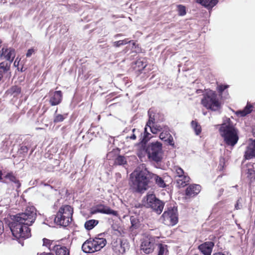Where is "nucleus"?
<instances>
[{
    "instance_id": "44",
    "label": "nucleus",
    "mask_w": 255,
    "mask_h": 255,
    "mask_svg": "<svg viewBox=\"0 0 255 255\" xmlns=\"http://www.w3.org/2000/svg\"><path fill=\"white\" fill-rule=\"evenodd\" d=\"M3 223L0 221V235L2 234L3 232Z\"/></svg>"
},
{
    "instance_id": "13",
    "label": "nucleus",
    "mask_w": 255,
    "mask_h": 255,
    "mask_svg": "<svg viewBox=\"0 0 255 255\" xmlns=\"http://www.w3.org/2000/svg\"><path fill=\"white\" fill-rule=\"evenodd\" d=\"M245 158L250 159L255 157V140L250 139L245 152Z\"/></svg>"
},
{
    "instance_id": "15",
    "label": "nucleus",
    "mask_w": 255,
    "mask_h": 255,
    "mask_svg": "<svg viewBox=\"0 0 255 255\" xmlns=\"http://www.w3.org/2000/svg\"><path fill=\"white\" fill-rule=\"evenodd\" d=\"M93 240H87L83 244L82 249L86 253H92L97 252Z\"/></svg>"
},
{
    "instance_id": "24",
    "label": "nucleus",
    "mask_w": 255,
    "mask_h": 255,
    "mask_svg": "<svg viewBox=\"0 0 255 255\" xmlns=\"http://www.w3.org/2000/svg\"><path fill=\"white\" fill-rule=\"evenodd\" d=\"M253 106L248 103L247 105L243 110L237 111L236 114L239 117H245L248 114L251 113V112L253 111Z\"/></svg>"
},
{
    "instance_id": "50",
    "label": "nucleus",
    "mask_w": 255,
    "mask_h": 255,
    "mask_svg": "<svg viewBox=\"0 0 255 255\" xmlns=\"http://www.w3.org/2000/svg\"><path fill=\"white\" fill-rule=\"evenodd\" d=\"M214 255H225L222 253H217L214 254Z\"/></svg>"
},
{
    "instance_id": "33",
    "label": "nucleus",
    "mask_w": 255,
    "mask_h": 255,
    "mask_svg": "<svg viewBox=\"0 0 255 255\" xmlns=\"http://www.w3.org/2000/svg\"><path fill=\"white\" fill-rule=\"evenodd\" d=\"M173 171L175 172L176 176L178 178L186 176L184 175L183 170L179 166H175L173 167Z\"/></svg>"
},
{
    "instance_id": "52",
    "label": "nucleus",
    "mask_w": 255,
    "mask_h": 255,
    "mask_svg": "<svg viewBox=\"0 0 255 255\" xmlns=\"http://www.w3.org/2000/svg\"><path fill=\"white\" fill-rule=\"evenodd\" d=\"M220 191L221 193H222L224 191V189H221Z\"/></svg>"
},
{
    "instance_id": "51",
    "label": "nucleus",
    "mask_w": 255,
    "mask_h": 255,
    "mask_svg": "<svg viewBox=\"0 0 255 255\" xmlns=\"http://www.w3.org/2000/svg\"><path fill=\"white\" fill-rule=\"evenodd\" d=\"M2 172L0 170V180L2 179Z\"/></svg>"
},
{
    "instance_id": "31",
    "label": "nucleus",
    "mask_w": 255,
    "mask_h": 255,
    "mask_svg": "<svg viewBox=\"0 0 255 255\" xmlns=\"http://www.w3.org/2000/svg\"><path fill=\"white\" fill-rule=\"evenodd\" d=\"M130 220L131 222V226L130 227V230H133L134 229H136L139 227V221L136 218L133 216H131L130 218Z\"/></svg>"
},
{
    "instance_id": "7",
    "label": "nucleus",
    "mask_w": 255,
    "mask_h": 255,
    "mask_svg": "<svg viewBox=\"0 0 255 255\" xmlns=\"http://www.w3.org/2000/svg\"><path fill=\"white\" fill-rule=\"evenodd\" d=\"M163 223L167 226H173L178 221L177 209L175 208L168 209L162 215Z\"/></svg>"
},
{
    "instance_id": "35",
    "label": "nucleus",
    "mask_w": 255,
    "mask_h": 255,
    "mask_svg": "<svg viewBox=\"0 0 255 255\" xmlns=\"http://www.w3.org/2000/svg\"><path fill=\"white\" fill-rule=\"evenodd\" d=\"M149 120L146 123V126H150V125H154V118L152 111L150 109L148 111Z\"/></svg>"
},
{
    "instance_id": "5",
    "label": "nucleus",
    "mask_w": 255,
    "mask_h": 255,
    "mask_svg": "<svg viewBox=\"0 0 255 255\" xmlns=\"http://www.w3.org/2000/svg\"><path fill=\"white\" fill-rule=\"evenodd\" d=\"M146 152L149 160L160 162L163 155L162 144L158 141L149 143L146 148Z\"/></svg>"
},
{
    "instance_id": "10",
    "label": "nucleus",
    "mask_w": 255,
    "mask_h": 255,
    "mask_svg": "<svg viewBox=\"0 0 255 255\" xmlns=\"http://www.w3.org/2000/svg\"><path fill=\"white\" fill-rule=\"evenodd\" d=\"M148 128H149V130L153 133H156L158 131H159L161 129L159 127H154L153 125H150V126H146L144 128V132L143 134L140 133L141 137H140V142L142 144H145L150 138V134L148 131Z\"/></svg>"
},
{
    "instance_id": "23",
    "label": "nucleus",
    "mask_w": 255,
    "mask_h": 255,
    "mask_svg": "<svg viewBox=\"0 0 255 255\" xmlns=\"http://www.w3.org/2000/svg\"><path fill=\"white\" fill-rule=\"evenodd\" d=\"M159 137L161 140L167 142L169 145H174L173 138L169 133L161 132L160 134Z\"/></svg>"
},
{
    "instance_id": "28",
    "label": "nucleus",
    "mask_w": 255,
    "mask_h": 255,
    "mask_svg": "<svg viewBox=\"0 0 255 255\" xmlns=\"http://www.w3.org/2000/svg\"><path fill=\"white\" fill-rule=\"evenodd\" d=\"M5 178L8 179L10 181L16 184V187L19 188L20 186V183L18 180L16 179L15 176L12 173H8L5 176Z\"/></svg>"
},
{
    "instance_id": "46",
    "label": "nucleus",
    "mask_w": 255,
    "mask_h": 255,
    "mask_svg": "<svg viewBox=\"0 0 255 255\" xmlns=\"http://www.w3.org/2000/svg\"><path fill=\"white\" fill-rule=\"evenodd\" d=\"M37 255H54L51 253L43 252L41 253H38Z\"/></svg>"
},
{
    "instance_id": "43",
    "label": "nucleus",
    "mask_w": 255,
    "mask_h": 255,
    "mask_svg": "<svg viewBox=\"0 0 255 255\" xmlns=\"http://www.w3.org/2000/svg\"><path fill=\"white\" fill-rule=\"evenodd\" d=\"M34 53V49L32 48L29 49L26 53V56L29 57Z\"/></svg>"
},
{
    "instance_id": "45",
    "label": "nucleus",
    "mask_w": 255,
    "mask_h": 255,
    "mask_svg": "<svg viewBox=\"0 0 255 255\" xmlns=\"http://www.w3.org/2000/svg\"><path fill=\"white\" fill-rule=\"evenodd\" d=\"M135 42L133 41H128V47L131 46L133 48V46L135 45Z\"/></svg>"
},
{
    "instance_id": "42",
    "label": "nucleus",
    "mask_w": 255,
    "mask_h": 255,
    "mask_svg": "<svg viewBox=\"0 0 255 255\" xmlns=\"http://www.w3.org/2000/svg\"><path fill=\"white\" fill-rule=\"evenodd\" d=\"M228 87V85H226V86H223V85H220L219 87H218V90L220 92H222L224 90H225L226 88H227Z\"/></svg>"
},
{
    "instance_id": "12",
    "label": "nucleus",
    "mask_w": 255,
    "mask_h": 255,
    "mask_svg": "<svg viewBox=\"0 0 255 255\" xmlns=\"http://www.w3.org/2000/svg\"><path fill=\"white\" fill-rule=\"evenodd\" d=\"M15 56V52L14 49L11 48H2L0 53V57H3L6 60L8 61V63L12 62Z\"/></svg>"
},
{
    "instance_id": "19",
    "label": "nucleus",
    "mask_w": 255,
    "mask_h": 255,
    "mask_svg": "<svg viewBox=\"0 0 255 255\" xmlns=\"http://www.w3.org/2000/svg\"><path fill=\"white\" fill-rule=\"evenodd\" d=\"M10 68V64L6 62L0 63V81L4 75L9 72Z\"/></svg>"
},
{
    "instance_id": "36",
    "label": "nucleus",
    "mask_w": 255,
    "mask_h": 255,
    "mask_svg": "<svg viewBox=\"0 0 255 255\" xmlns=\"http://www.w3.org/2000/svg\"><path fill=\"white\" fill-rule=\"evenodd\" d=\"M10 92L14 95L19 94L21 92V88L17 86L12 87L10 89Z\"/></svg>"
},
{
    "instance_id": "17",
    "label": "nucleus",
    "mask_w": 255,
    "mask_h": 255,
    "mask_svg": "<svg viewBox=\"0 0 255 255\" xmlns=\"http://www.w3.org/2000/svg\"><path fill=\"white\" fill-rule=\"evenodd\" d=\"M51 250L55 253L56 255H70L69 250L62 245H54Z\"/></svg>"
},
{
    "instance_id": "47",
    "label": "nucleus",
    "mask_w": 255,
    "mask_h": 255,
    "mask_svg": "<svg viewBox=\"0 0 255 255\" xmlns=\"http://www.w3.org/2000/svg\"><path fill=\"white\" fill-rule=\"evenodd\" d=\"M113 154H114L113 151L109 152L107 154V158L111 159L113 157Z\"/></svg>"
},
{
    "instance_id": "25",
    "label": "nucleus",
    "mask_w": 255,
    "mask_h": 255,
    "mask_svg": "<svg viewBox=\"0 0 255 255\" xmlns=\"http://www.w3.org/2000/svg\"><path fill=\"white\" fill-rule=\"evenodd\" d=\"M190 178L188 176H182L176 179L177 186L179 188L184 187L189 182Z\"/></svg>"
},
{
    "instance_id": "11",
    "label": "nucleus",
    "mask_w": 255,
    "mask_h": 255,
    "mask_svg": "<svg viewBox=\"0 0 255 255\" xmlns=\"http://www.w3.org/2000/svg\"><path fill=\"white\" fill-rule=\"evenodd\" d=\"M73 213V209L70 206L64 205L60 207L56 216H58V219L62 218V216H65L66 219L65 222L67 223L69 221H72Z\"/></svg>"
},
{
    "instance_id": "6",
    "label": "nucleus",
    "mask_w": 255,
    "mask_h": 255,
    "mask_svg": "<svg viewBox=\"0 0 255 255\" xmlns=\"http://www.w3.org/2000/svg\"><path fill=\"white\" fill-rule=\"evenodd\" d=\"M146 206L160 214L163 209L164 203L157 199L154 195L150 194L146 196Z\"/></svg>"
},
{
    "instance_id": "8",
    "label": "nucleus",
    "mask_w": 255,
    "mask_h": 255,
    "mask_svg": "<svg viewBox=\"0 0 255 255\" xmlns=\"http://www.w3.org/2000/svg\"><path fill=\"white\" fill-rule=\"evenodd\" d=\"M99 213L108 215H113L115 216L118 215L117 211H114L111 209L110 207L102 204H99L95 206L90 210V214L92 215Z\"/></svg>"
},
{
    "instance_id": "22",
    "label": "nucleus",
    "mask_w": 255,
    "mask_h": 255,
    "mask_svg": "<svg viewBox=\"0 0 255 255\" xmlns=\"http://www.w3.org/2000/svg\"><path fill=\"white\" fill-rule=\"evenodd\" d=\"M146 66V64L143 61V60L139 59L132 64L131 67L136 71H140L142 70Z\"/></svg>"
},
{
    "instance_id": "16",
    "label": "nucleus",
    "mask_w": 255,
    "mask_h": 255,
    "mask_svg": "<svg viewBox=\"0 0 255 255\" xmlns=\"http://www.w3.org/2000/svg\"><path fill=\"white\" fill-rule=\"evenodd\" d=\"M214 243L212 242H207L200 245L198 247L199 250L204 255H211Z\"/></svg>"
},
{
    "instance_id": "39",
    "label": "nucleus",
    "mask_w": 255,
    "mask_h": 255,
    "mask_svg": "<svg viewBox=\"0 0 255 255\" xmlns=\"http://www.w3.org/2000/svg\"><path fill=\"white\" fill-rule=\"evenodd\" d=\"M159 252L158 255H163L165 251V246L159 244L158 245Z\"/></svg>"
},
{
    "instance_id": "49",
    "label": "nucleus",
    "mask_w": 255,
    "mask_h": 255,
    "mask_svg": "<svg viewBox=\"0 0 255 255\" xmlns=\"http://www.w3.org/2000/svg\"><path fill=\"white\" fill-rule=\"evenodd\" d=\"M252 132L254 136L255 137V127L253 128Z\"/></svg>"
},
{
    "instance_id": "21",
    "label": "nucleus",
    "mask_w": 255,
    "mask_h": 255,
    "mask_svg": "<svg viewBox=\"0 0 255 255\" xmlns=\"http://www.w3.org/2000/svg\"><path fill=\"white\" fill-rule=\"evenodd\" d=\"M96 246V249L97 251L101 250L104 248L107 243L106 240L103 238H95L93 239Z\"/></svg>"
},
{
    "instance_id": "53",
    "label": "nucleus",
    "mask_w": 255,
    "mask_h": 255,
    "mask_svg": "<svg viewBox=\"0 0 255 255\" xmlns=\"http://www.w3.org/2000/svg\"><path fill=\"white\" fill-rule=\"evenodd\" d=\"M16 60H15V62H14V65H15V63H16Z\"/></svg>"
},
{
    "instance_id": "27",
    "label": "nucleus",
    "mask_w": 255,
    "mask_h": 255,
    "mask_svg": "<svg viewBox=\"0 0 255 255\" xmlns=\"http://www.w3.org/2000/svg\"><path fill=\"white\" fill-rule=\"evenodd\" d=\"M99 223V221L96 220H90L86 221L85 223V227L88 230L92 229Z\"/></svg>"
},
{
    "instance_id": "29",
    "label": "nucleus",
    "mask_w": 255,
    "mask_h": 255,
    "mask_svg": "<svg viewBox=\"0 0 255 255\" xmlns=\"http://www.w3.org/2000/svg\"><path fill=\"white\" fill-rule=\"evenodd\" d=\"M58 218H59V217H58V216H56L55 218V222L57 224H58L60 226L67 227L69 225V223L71 222V221H69L68 222H67V223H65V221L66 219L65 218V216H62V218H60L59 219H58Z\"/></svg>"
},
{
    "instance_id": "1",
    "label": "nucleus",
    "mask_w": 255,
    "mask_h": 255,
    "mask_svg": "<svg viewBox=\"0 0 255 255\" xmlns=\"http://www.w3.org/2000/svg\"><path fill=\"white\" fill-rule=\"evenodd\" d=\"M36 217V210L33 206L28 207L24 212L14 216L10 226L13 236L17 239L30 237V230L28 226L34 223Z\"/></svg>"
},
{
    "instance_id": "26",
    "label": "nucleus",
    "mask_w": 255,
    "mask_h": 255,
    "mask_svg": "<svg viewBox=\"0 0 255 255\" xmlns=\"http://www.w3.org/2000/svg\"><path fill=\"white\" fill-rule=\"evenodd\" d=\"M42 241V246L47 247L50 251H52L51 249H53V246H54V245H57V243L58 242V241L50 240L46 238H43Z\"/></svg>"
},
{
    "instance_id": "37",
    "label": "nucleus",
    "mask_w": 255,
    "mask_h": 255,
    "mask_svg": "<svg viewBox=\"0 0 255 255\" xmlns=\"http://www.w3.org/2000/svg\"><path fill=\"white\" fill-rule=\"evenodd\" d=\"M116 162L119 165L125 164L126 163L127 161L125 157L122 156H119L117 157Z\"/></svg>"
},
{
    "instance_id": "48",
    "label": "nucleus",
    "mask_w": 255,
    "mask_h": 255,
    "mask_svg": "<svg viewBox=\"0 0 255 255\" xmlns=\"http://www.w3.org/2000/svg\"><path fill=\"white\" fill-rule=\"evenodd\" d=\"M235 208L238 210L239 209H240V207H239V203H238V201L237 202V203L235 205Z\"/></svg>"
},
{
    "instance_id": "32",
    "label": "nucleus",
    "mask_w": 255,
    "mask_h": 255,
    "mask_svg": "<svg viewBox=\"0 0 255 255\" xmlns=\"http://www.w3.org/2000/svg\"><path fill=\"white\" fill-rule=\"evenodd\" d=\"M191 126L194 130L196 134L199 135L201 132V127L197 122L192 121L191 122Z\"/></svg>"
},
{
    "instance_id": "4",
    "label": "nucleus",
    "mask_w": 255,
    "mask_h": 255,
    "mask_svg": "<svg viewBox=\"0 0 255 255\" xmlns=\"http://www.w3.org/2000/svg\"><path fill=\"white\" fill-rule=\"evenodd\" d=\"M201 104L207 109L216 111L221 108L220 102L215 92L210 91L204 94Z\"/></svg>"
},
{
    "instance_id": "20",
    "label": "nucleus",
    "mask_w": 255,
    "mask_h": 255,
    "mask_svg": "<svg viewBox=\"0 0 255 255\" xmlns=\"http://www.w3.org/2000/svg\"><path fill=\"white\" fill-rule=\"evenodd\" d=\"M196 2L201 4L207 8H211L217 3V0H195Z\"/></svg>"
},
{
    "instance_id": "18",
    "label": "nucleus",
    "mask_w": 255,
    "mask_h": 255,
    "mask_svg": "<svg viewBox=\"0 0 255 255\" xmlns=\"http://www.w3.org/2000/svg\"><path fill=\"white\" fill-rule=\"evenodd\" d=\"M201 190L199 185H192L189 186L186 190V194L190 197H193L198 194Z\"/></svg>"
},
{
    "instance_id": "41",
    "label": "nucleus",
    "mask_w": 255,
    "mask_h": 255,
    "mask_svg": "<svg viewBox=\"0 0 255 255\" xmlns=\"http://www.w3.org/2000/svg\"><path fill=\"white\" fill-rule=\"evenodd\" d=\"M126 43V42H124V41L123 40H119V41L115 42L114 45V46H115L116 47H119L120 45H123Z\"/></svg>"
},
{
    "instance_id": "9",
    "label": "nucleus",
    "mask_w": 255,
    "mask_h": 255,
    "mask_svg": "<svg viewBox=\"0 0 255 255\" xmlns=\"http://www.w3.org/2000/svg\"><path fill=\"white\" fill-rule=\"evenodd\" d=\"M155 238L150 236L145 237L141 243V250L145 254L152 253L154 250Z\"/></svg>"
},
{
    "instance_id": "14",
    "label": "nucleus",
    "mask_w": 255,
    "mask_h": 255,
    "mask_svg": "<svg viewBox=\"0 0 255 255\" xmlns=\"http://www.w3.org/2000/svg\"><path fill=\"white\" fill-rule=\"evenodd\" d=\"M49 103L52 106L59 105L62 101V93L61 91L49 92Z\"/></svg>"
},
{
    "instance_id": "40",
    "label": "nucleus",
    "mask_w": 255,
    "mask_h": 255,
    "mask_svg": "<svg viewBox=\"0 0 255 255\" xmlns=\"http://www.w3.org/2000/svg\"><path fill=\"white\" fill-rule=\"evenodd\" d=\"M132 134L129 136L128 137H129L131 139H135L136 138V134H139V132L138 130L136 129L135 128H133L132 130Z\"/></svg>"
},
{
    "instance_id": "3",
    "label": "nucleus",
    "mask_w": 255,
    "mask_h": 255,
    "mask_svg": "<svg viewBox=\"0 0 255 255\" xmlns=\"http://www.w3.org/2000/svg\"><path fill=\"white\" fill-rule=\"evenodd\" d=\"M220 133L225 143L228 146H234L239 140L238 131L230 122L221 125Z\"/></svg>"
},
{
    "instance_id": "34",
    "label": "nucleus",
    "mask_w": 255,
    "mask_h": 255,
    "mask_svg": "<svg viewBox=\"0 0 255 255\" xmlns=\"http://www.w3.org/2000/svg\"><path fill=\"white\" fill-rule=\"evenodd\" d=\"M57 112V110L55 111V115L53 120V122L55 123L62 122L67 117V114H56Z\"/></svg>"
},
{
    "instance_id": "38",
    "label": "nucleus",
    "mask_w": 255,
    "mask_h": 255,
    "mask_svg": "<svg viewBox=\"0 0 255 255\" xmlns=\"http://www.w3.org/2000/svg\"><path fill=\"white\" fill-rule=\"evenodd\" d=\"M178 10L180 15H184L186 13L185 6L182 5H178Z\"/></svg>"
},
{
    "instance_id": "2",
    "label": "nucleus",
    "mask_w": 255,
    "mask_h": 255,
    "mask_svg": "<svg viewBox=\"0 0 255 255\" xmlns=\"http://www.w3.org/2000/svg\"><path fill=\"white\" fill-rule=\"evenodd\" d=\"M130 178L133 188L139 192H143L148 188L150 179H153L159 187L163 188L166 186V184L161 177L145 170L140 172L134 171L130 174Z\"/></svg>"
},
{
    "instance_id": "30",
    "label": "nucleus",
    "mask_w": 255,
    "mask_h": 255,
    "mask_svg": "<svg viewBox=\"0 0 255 255\" xmlns=\"http://www.w3.org/2000/svg\"><path fill=\"white\" fill-rule=\"evenodd\" d=\"M128 248V243L126 240H122L121 242L120 246L118 248V251L120 254L125 253L126 249Z\"/></svg>"
}]
</instances>
